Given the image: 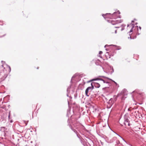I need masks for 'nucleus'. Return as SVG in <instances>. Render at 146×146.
Returning a JSON list of instances; mask_svg holds the SVG:
<instances>
[{"label": "nucleus", "instance_id": "obj_34", "mask_svg": "<svg viewBox=\"0 0 146 146\" xmlns=\"http://www.w3.org/2000/svg\"><path fill=\"white\" fill-rule=\"evenodd\" d=\"M67 96L68 97V94H67Z\"/></svg>", "mask_w": 146, "mask_h": 146}, {"label": "nucleus", "instance_id": "obj_2", "mask_svg": "<svg viewBox=\"0 0 146 146\" xmlns=\"http://www.w3.org/2000/svg\"><path fill=\"white\" fill-rule=\"evenodd\" d=\"M127 91L125 89H124L121 92L120 95L121 96L122 100H124L125 98H127Z\"/></svg>", "mask_w": 146, "mask_h": 146}, {"label": "nucleus", "instance_id": "obj_20", "mask_svg": "<svg viewBox=\"0 0 146 146\" xmlns=\"http://www.w3.org/2000/svg\"><path fill=\"white\" fill-rule=\"evenodd\" d=\"M70 86H69L68 88L67 89V92H68L69 91V90L70 89Z\"/></svg>", "mask_w": 146, "mask_h": 146}, {"label": "nucleus", "instance_id": "obj_18", "mask_svg": "<svg viewBox=\"0 0 146 146\" xmlns=\"http://www.w3.org/2000/svg\"><path fill=\"white\" fill-rule=\"evenodd\" d=\"M102 51H100L99 52V54H102ZM98 56L101 58H102V56L100 55H99Z\"/></svg>", "mask_w": 146, "mask_h": 146}, {"label": "nucleus", "instance_id": "obj_14", "mask_svg": "<svg viewBox=\"0 0 146 146\" xmlns=\"http://www.w3.org/2000/svg\"><path fill=\"white\" fill-rule=\"evenodd\" d=\"M112 99H111L109 101V103L110 104L111 106H112V104H113V103L112 102Z\"/></svg>", "mask_w": 146, "mask_h": 146}, {"label": "nucleus", "instance_id": "obj_15", "mask_svg": "<svg viewBox=\"0 0 146 146\" xmlns=\"http://www.w3.org/2000/svg\"><path fill=\"white\" fill-rule=\"evenodd\" d=\"M115 21L112 20L111 21V23L113 25H115L116 24V22Z\"/></svg>", "mask_w": 146, "mask_h": 146}, {"label": "nucleus", "instance_id": "obj_39", "mask_svg": "<svg viewBox=\"0 0 146 146\" xmlns=\"http://www.w3.org/2000/svg\"><path fill=\"white\" fill-rule=\"evenodd\" d=\"M113 82H114L115 83V84H116V82H115L114 81H113Z\"/></svg>", "mask_w": 146, "mask_h": 146}, {"label": "nucleus", "instance_id": "obj_23", "mask_svg": "<svg viewBox=\"0 0 146 146\" xmlns=\"http://www.w3.org/2000/svg\"><path fill=\"white\" fill-rule=\"evenodd\" d=\"M75 76H76V75H74V76L72 77V79H71V80H72V79H73V78H74L75 77Z\"/></svg>", "mask_w": 146, "mask_h": 146}, {"label": "nucleus", "instance_id": "obj_40", "mask_svg": "<svg viewBox=\"0 0 146 146\" xmlns=\"http://www.w3.org/2000/svg\"><path fill=\"white\" fill-rule=\"evenodd\" d=\"M117 135H118L119 136H120L119 135H118V134H117Z\"/></svg>", "mask_w": 146, "mask_h": 146}, {"label": "nucleus", "instance_id": "obj_7", "mask_svg": "<svg viewBox=\"0 0 146 146\" xmlns=\"http://www.w3.org/2000/svg\"><path fill=\"white\" fill-rule=\"evenodd\" d=\"M91 85L92 86L89 87L87 88L89 90H90L91 91L94 89V86L92 85V83L91 84Z\"/></svg>", "mask_w": 146, "mask_h": 146}, {"label": "nucleus", "instance_id": "obj_1", "mask_svg": "<svg viewBox=\"0 0 146 146\" xmlns=\"http://www.w3.org/2000/svg\"><path fill=\"white\" fill-rule=\"evenodd\" d=\"M120 13V12L118 11L117 12H114L113 14L111 15L110 13H106V14H103L102 16L104 18L106 17H108V15H110L112 16V17H108L110 19L111 18H120V15H119Z\"/></svg>", "mask_w": 146, "mask_h": 146}, {"label": "nucleus", "instance_id": "obj_22", "mask_svg": "<svg viewBox=\"0 0 146 146\" xmlns=\"http://www.w3.org/2000/svg\"><path fill=\"white\" fill-rule=\"evenodd\" d=\"M74 126L75 127L76 129H78V127L77 126V125H76V124H75Z\"/></svg>", "mask_w": 146, "mask_h": 146}, {"label": "nucleus", "instance_id": "obj_27", "mask_svg": "<svg viewBox=\"0 0 146 146\" xmlns=\"http://www.w3.org/2000/svg\"><path fill=\"white\" fill-rule=\"evenodd\" d=\"M10 112H9V116H8V117H9H9H10Z\"/></svg>", "mask_w": 146, "mask_h": 146}, {"label": "nucleus", "instance_id": "obj_28", "mask_svg": "<svg viewBox=\"0 0 146 146\" xmlns=\"http://www.w3.org/2000/svg\"><path fill=\"white\" fill-rule=\"evenodd\" d=\"M119 137H121V138H122V139H123V140H124V141H125V140L124 139H123V138H122V137H121L120 136H119Z\"/></svg>", "mask_w": 146, "mask_h": 146}, {"label": "nucleus", "instance_id": "obj_24", "mask_svg": "<svg viewBox=\"0 0 146 146\" xmlns=\"http://www.w3.org/2000/svg\"><path fill=\"white\" fill-rule=\"evenodd\" d=\"M109 46V45H108L106 44V45H105V46L104 47H105V48H106V47H108V46Z\"/></svg>", "mask_w": 146, "mask_h": 146}, {"label": "nucleus", "instance_id": "obj_16", "mask_svg": "<svg viewBox=\"0 0 146 146\" xmlns=\"http://www.w3.org/2000/svg\"><path fill=\"white\" fill-rule=\"evenodd\" d=\"M70 127H71V128L72 129V130L74 131V132L75 133H76V134L77 136H78V134L77 133V131L76 130H75L74 129H73L70 126Z\"/></svg>", "mask_w": 146, "mask_h": 146}, {"label": "nucleus", "instance_id": "obj_13", "mask_svg": "<svg viewBox=\"0 0 146 146\" xmlns=\"http://www.w3.org/2000/svg\"><path fill=\"white\" fill-rule=\"evenodd\" d=\"M131 26L132 27L131 28V29L130 31L129 32V35H130V33L133 31V28L134 27V25L133 24H131Z\"/></svg>", "mask_w": 146, "mask_h": 146}, {"label": "nucleus", "instance_id": "obj_9", "mask_svg": "<svg viewBox=\"0 0 146 146\" xmlns=\"http://www.w3.org/2000/svg\"><path fill=\"white\" fill-rule=\"evenodd\" d=\"M100 63V61L98 59L95 62L96 64L97 65H99Z\"/></svg>", "mask_w": 146, "mask_h": 146}, {"label": "nucleus", "instance_id": "obj_4", "mask_svg": "<svg viewBox=\"0 0 146 146\" xmlns=\"http://www.w3.org/2000/svg\"><path fill=\"white\" fill-rule=\"evenodd\" d=\"M101 80V81H102L103 82V83H107V84L109 83V82H108L107 81H106L104 80H103L102 79L99 78H96V79H92V80H90L89 82L94 81V80Z\"/></svg>", "mask_w": 146, "mask_h": 146}, {"label": "nucleus", "instance_id": "obj_10", "mask_svg": "<svg viewBox=\"0 0 146 146\" xmlns=\"http://www.w3.org/2000/svg\"><path fill=\"white\" fill-rule=\"evenodd\" d=\"M110 72L111 73V74H112L114 72V70L113 67L112 66H110Z\"/></svg>", "mask_w": 146, "mask_h": 146}, {"label": "nucleus", "instance_id": "obj_38", "mask_svg": "<svg viewBox=\"0 0 146 146\" xmlns=\"http://www.w3.org/2000/svg\"><path fill=\"white\" fill-rule=\"evenodd\" d=\"M109 56H110L109 58H110V56H111V55H109Z\"/></svg>", "mask_w": 146, "mask_h": 146}, {"label": "nucleus", "instance_id": "obj_3", "mask_svg": "<svg viewBox=\"0 0 146 146\" xmlns=\"http://www.w3.org/2000/svg\"><path fill=\"white\" fill-rule=\"evenodd\" d=\"M129 117L127 116V115H125L124 116V124L125 125H127L128 126L129 125Z\"/></svg>", "mask_w": 146, "mask_h": 146}, {"label": "nucleus", "instance_id": "obj_36", "mask_svg": "<svg viewBox=\"0 0 146 146\" xmlns=\"http://www.w3.org/2000/svg\"><path fill=\"white\" fill-rule=\"evenodd\" d=\"M129 25H127V27H129Z\"/></svg>", "mask_w": 146, "mask_h": 146}, {"label": "nucleus", "instance_id": "obj_42", "mask_svg": "<svg viewBox=\"0 0 146 146\" xmlns=\"http://www.w3.org/2000/svg\"><path fill=\"white\" fill-rule=\"evenodd\" d=\"M38 67L37 68V69H38Z\"/></svg>", "mask_w": 146, "mask_h": 146}, {"label": "nucleus", "instance_id": "obj_12", "mask_svg": "<svg viewBox=\"0 0 146 146\" xmlns=\"http://www.w3.org/2000/svg\"><path fill=\"white\" fill-rule=\"evenodd\" d=\"M113 45L116 47V49L118 50L120 49H121V48L119 46H117L116 45Z\"/></svg>", "mask_w": 146, "mask_h": 146}, {"label": "nucleus", "instance_id": "obj_31", "mask_svg": "<svg viewBox=\"0 0 146 146\" xmlns=\"http://www.w3.org/2000/svg\"><path fill=\"white\" fill-rule=\"evenodd\" d=\"M115 33H116L117 32V30H116L115 31Z\"/></svg>", "mask_w": 146, "mask_h": 146}, {"label": "nucleus", "instance_id": "obj_19", "mask_svg": "<svg viewBox=\"0 0 146 146\" xmlns=\"http://www.w3.org/2000/svg\"><path fill=\"white\" fill-rule=\"evenodd\" d=\"M5 65H6L7 66V67L9 68V72H10V71H11V68L10 66L7 65H6V64H5Z\"/></svg>", "mask_w": 146, "mask_h": 146}, {"label": "nucleus", "instance_id": "obj_33", "mask_svg": "<svg viewBox=\"0 0 146 146\" xmlns=\"http://www.w3.org/2000/svg\"><path fill=\"white\" fill-rule=\"evenodd\" d=\"M119 27H115V28H119Z\"/></svg>", "mask_w": 146, "mask_h": 146}, {"label": "nucleus", "instance_id": "obj_26", "mask_svg": "<svg viewBox=\"0 0 146 146\" xmlns=\"http://www.w3.org/2000/svg\"><path fill=\"white\" fill-rule=\"evenodd\" d=\"M124 29V28H122L121 29V31H122Z\"/></svg>", "mask_w": 146, "mask_h": 146}, {"label": "nucleus", "instance_id": "obj_21", "mask_svg": "<svg viewBox=\"0 0 146 146\" xmlns=\"http://www.w3.org/2000/svg\"><path fill=\"white\" fill-rule=\"evenodd\" d=\"M4 134L3 135L4 137H5L7 136L6 133L5 132H4Z\"/></svg>", "mask_w": 146, "mask_h": 146}, {"label": "nucleus", "instance_id": "obj_43", "mask_svg": "<svg viewBox=\"0 0 146 146\" xmlns=\"http://www.w3.org/2000/svg\"><path fill=\"white\" fill-rule=\"evenodd\" d=\"M130 38H131V36H130Z\"/></svg>", "mask_w": 146, "mask_h": 146}, {"label": "nucleus", "instance_id": "obj_35", "mask_svg": "<svg viewBox=\"0 0 146 146\" xmlns=\"http://www.w3.org/2000/svg\"><path fill=\"white\" fill-rule=\"evenodd\" d=\"M131 22H132V23H133V21H131Z\"/></svg>", "mask_w": 146, "mask_h": 146}, {"label": "nucleus", "instance_id": "obj_30", "mask_svg": "<svg viewBox=\"0 0 146 146\" xmlns=\"http://www.w3.org/2000/svg\"><path fill=\"white\" fill-rule=\"evenodd\" d=\"M139 28L140 30H141V27H139Z\"/></svg>", "mask_w": 146, "mask_h": 146}, {"label": "nucleus", "instance_id": "obj_17", "mask_svg": "<svg viewBox=\"0 0 146 146\" xmlns=\"http://www.w3.org/2000/svg\"><path fill=\"white\" fill-rule=\"evenodd\" d=\"M100 77H103V78H106L108 79H109L110 80H112L110 79L109 78H108V77H106L105 76H100Z\"/></svg>", "mask_w": 146, "mask_h": 146}, {"label": "nucleus", "instance_id": "obj_5", "mask_svg": "<svg viewBox=\"0 0 146 146\" xmlns=\"http://www.w3.org/2000/svg\"><path fill=\"white\" fill-rule=\"evenodd\" d=\"M7 129L5 127H1L0 130L2 132H6Z\"/></svg>", "mask_w": 146, "mask_h": 146}, {"label": "nucleus", "instance_id": "obj_29", "mask_svg": "<svg viewBox=\"0 0 146 146\" xmlns=\"http://www.w3.org/2000/svg\"><path fill=\"white\" fill-rule=\"evenodd\" d=\"M4 65H5L3 64L2 65V67H3V66H4Z\"/></svg>", "mask_w": 146, "mask_h": 146}, {"label": "nucleus", "instance_id": "obj_37", "mask_svg": "<svg viewBox=\"0 0 146 146\" xmlns=\"http://www.w3.org/2000/svg\"><path fill=\"white\" fill-rule=\"evenodd\" d=\"M106 50L107 51V50H108L107 49V48H106Z\"/></svg>", "mask_w": 146, "mask_h": 146}, {"label": "nucleus", "instance_id": "obj_25", "mask_svg": "<svg viewBox=\"0 0 146 146\" xmlns=\"http://www.w3.org/2000/svg\"><path fill=\"white\" fill-rule=\"evenodd\" d=\"M135 28H136V29H137V30H138V26H136L135 27Z\"/></svg>", "mask_w": 146, "mask_h": 146}, {"label": "nucleus", "instance_id": "obj_32", "mask_svg": "<svg viewBox=\"0 0 146 146\" xmlns=\"http://www.w3.org/2000/svg\"><path fill=\"white\" fill-rule=\"evenodd\" d=\"M137 35H139V34L138 33H137Z\"/></svg>", "mask_w": 146, "mask_h": 146}, {"label": "nucleus", "instance_id": "obj_8", "mask_svg": "<svg viewBox=\"0 0 146 146\" xmlns=\"http://www.w3.org/2000/svg\"><path fill=\"white\" fill-rule=\"evenodd\" d=\"M115 22H116V24H118L119 23H121L123 20L121 19L117 20H115Z\"/></svg>", "mask_w": 146, "mask_h": 146}, {"label": "nucleus", "instance_id": "obj_41", "mask_svg": "<svg viewBox=\"0 0 146 146\" xmlns=\"http://www.w3.org/2000/svg\"><path fill=\"white\" fill-rule=\"evenodd\" d=\"M109 21H110V20L108 21L109 22Z\"/></svg>", "mask_w": 146, "mask_h": 146}, {"label": "nucleus", "instance_id": "obj_6", "mask_svg": "<svg viewBox=\"0 0 146 146\" xmlns=\"http://www.w3.org/2000/svg\"><path fill=\"white\" fill-rule=\"evenodd\" d=\"M95 87L97 88H99L100 86V85L98 83H95L94 84Z\"/></svg>", "mask_w": 146, "mask_h": 146}, {"label": "nucleus", "instance_id": "obj_11", "mask_svg": "<svg viewBox=\"0 0 146 146\" xmlns=\"http://www.w3.org/2000/svg\"><path fill=\"white\" fill-rule=\"evenodd\" d=\"M88 91H89V90L88 89V88H87L86 89V91H85V93H86V96H89V95L88 94Z\"/></svg>", "mask_w": 146, "mask_h": 146}]
</instances>
